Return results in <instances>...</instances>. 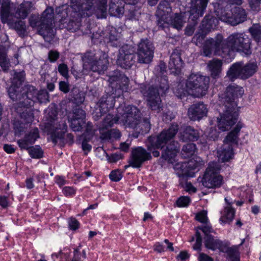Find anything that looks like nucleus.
<instances>
[{
  "mask_svg": "<svg viewBox=\"0 0 261 261\" xmlns=\"http://www.w3.org/2000/svg\"><path fill=\"white\" fill-rule=\"evenodd\" d=\"M219 168L217 163H209L201 180L203 186L208 188L220 187L222 184L223 178L219 175Z\"/></svg>",
  "mask_w": 261,
  "mask_h": 261,
  "instance_id": "nucleus-16",
  "label": "nucleus"
},
{
  "mask_svg": "<svg viewBox=\"0 0 261 261\" xmlns=\"http://www.w3.org/2000/svg\"><path fill=\"white\" fill-rule=\"evenodd\" d=\"M29 21L31 27L38 28V33L39 34L40 29L42 27L41 16L40 17L38 15L32 14L30 17Z\"/></svg>",
  "mask_w": 261,
  "mask_h": 261,
  "instance_id": "nucleus-45",
  "label": "nucleus"
},
{
  "mask_svg": "<svg viewBox=\"0 0 261 261\" xmlns=\"http://www.w3.org/2000/svg\"><path fill=\"white\" fill-rule=\"evenodd\" d=\"M227 76L231 81L239 77L242 78V64L238 62L233 64L227 71Z\"/></svg>",
  "mask_w": 261,
  "mask_h": 261,
  "instance_id": "nucleus-35",
  "label": "nucleus"
},
{
  "mask_svg": "<svg viewBox=\"0 0 261 261\" xmlns=\"http://www.w3.org/2000/svg\"><path fill=\"white\" fill-rule=\"evenodd\" d=\"M210 79L207 76L198 74H191L189 77L186 87L187 91L181 89L177 92V96L182 99L188 92L194 97H200L206 94L208 88Z\"/></svg>",
  "mask_w": 261,
  "mask_h": 261,
  "instance_id": "nucleus-8",
  "label": "nucleus"
},
{
  "mask_svg": "<svg viewBox=\"0 0 261 261\" xmlns=\"http://www.w3.org/2000/svg\"><path fill=\"white\" fill-rule=\"evenodd\" d=\"M11 64L5 48L0 46V67L4 72H8Z\"/></svg>",
  "mask_w": 261,
  "mask_h": 261,
  "instance_id": "nucleus-36",
  "label": "nucleus"
},
{
  "mask_svg": "<svg viewBox=\"0 0 261 261\" xmlns=\"http://www.w3.org/2000/svg\"><path fill=\"white\" fill-rule=\"evenodd\" d=\"M179 149V146L178 142H173V144L170 143L166 146V149L163 150L161 157L169 162L173 163Z\"/></svg>",
  "mask_w": 261,
  "mask_h": 261,
  "instance_id": "nucleus-27",
  "label": "nucleus"
},
{
  "mask_svg": "<svg viewBox=\"0 0 261 261\" xmlns=\"http://www.w3.org/2000/svg\"><path fill=\"white\" fill-rule=\"evenodd\" d=\"M71 95L74 102L76 105H80L83 103L85 100V97L83 93L80 92L79 89H73L71 91Z\"/></svg>",
  "mask_w": 261,
  "mask_h": 261,
  "instance_id": "nucleus-46",
  "label": "nucleus"
},
{
  "mask_svg": "<svg viewBox=\"0 0 261 261\" xmlns=\"http://www.w3.org/2000/svg\"><path fill=\"white\" fill-rule=\"evenodd\" d=\"M106 113V112H103V110L98 105H97V107L95 108L92 113L93 118L94 120L97 121Z\"/></svg>",
  "mask_w": 261,
  "mask_h": 261,
  "instance_id": "nucleus-51",
  "label": "nucleus"
},
{
  "mask_svg": "<svg viewBox=\"0 0 261 261\" xmlns=\"http://www.w3.org/2000/svg\"><path fill=\"white\" fill-rule=\"evenodd\" d=\"M198 261H214V259L204 253H200L198 257Z\"/></svg>",
  "mask_w": 261,
  "mask_h": 261,
  "instance_id": "nucleus-63",
  "label": "nucleus"
},
{
  "mask_svg": "<svg viewBox=\"0 0 261 261\" xmlns=\"http://www.w3.org/2000/svg\"><path fill=\"white\" fill-rule=\"evenodd\" d=\"M207 32H205V31L203 30L201 28H200V29L198 30V32L196 33V34L194 35V37L192 38V42L195 44L197 46H203V48L204 47V46L207 40V39L205 41L204 44V38H205V36L207 34ZM209 39H208V40ZM203 55L206 56L204 52L203 51Z\"/></svg>",
  "mask_w": 261,
  "mask_h": 261,
  "instance_id": "nucleus-37",
  "label": "nucleus"
},
{
  "mask_svg": "<svg viewBox=\"0 0 261 261\" xmlns=\"http://www.w3.org/2000/svg\"><path fill=\"white\" fill-rule=\"evenodd\" d=\"M198 164L195 160H191L188 162L183 163L181 165V175L186 177H193Z\"/></svg>",
  "mask_w": 261,
  "mask_h": 261,
  "instance_id": "nucleus-28",
  "label": "nucleus"
},
{
  "mask_svg": "<svg viewBox=\"0 0 261 261\" xmlns=\"http://www.w3.org/2000/svg\"><path fill=\"white\" fill-rule=\"evenodd\" d=\"M115 102V97L113 95L106 94L100 98L96 105H98L103 112L107 113L114 108Z\"/></svg>",
  "mask_w": 261,
  "mask_h": 261,
  "instance_id": "nucleus-30",
  "label": "nucleus"
},
{
  "mask_svg": "<svg viewBox=\"0 0 261 261\" xmlns=\"http://www.w3.org/2000/svg\"><path fill=\"white\" fill-rule=\"evenodd\" d=\"M242 127V124L239 122L235 128L227 135L224 140V144L217 151L219 161L224 163L228 161L232 158L233 149L232 145L229 143L237 141L238 134Z\"/></svg>",
  "mask_w": 261,
  "mask_h": 261,
  "instance_id": "nucleus-13",
  "label": "nucleus"
},
{
  "mask_svg": "<svg viewBox=\"0 0 261 261\" xmlns=\"http://www.w3.org/2000/svg\"><path fill=\"white\" fill-rule=\"evenodd\" d=\"M184 62L181 58L179 50L175 49L172 53L169 61V68L171 73L179 74L183 67Z\"/></svg>",
  "mask_w": 261,
  "mask_h": 261,
  "instance_id": "nucleus-24",
  "label": "nucleus"
},
{
  "mask_svg": "<svg viewBox=\"0 0 261 261\" xmlns=\"http://www.w3.org/2000/svg\"><path fill=\"white\" fill-rule=\"evenodd\" d=\"M226 252L230 261H240L238 247L232 246L229 247L227 249Z\"/></svg>",
  "mask_w": 261,
  "mask_h": 261,
  "instance_id": "nucleus-44",
  "label": "nucleus"
},
{
  "mask_svg": "<svg viewBox=\"0 0 261 261\" xmlns=\"http://www.w3.org/2000/svg\"><path fill=\"white\" fill-rule=\"evenodd\" d=\"M12 28L14 29L20 36H24L27 33V26L25 21L22 19L14 21L11 19L10 22H6Z\"/></svg>",
  "mask_w": 261,
  "mask_h": 261,
  "instance_id": "nucleus-34",
  "label": "nucleus"
},
{
  "mask_svg": "<svg viewBox=\"0 0 261 261\" xmlns=\"http://www.w3.org/2000/svg\"><path fill=\"white\" fill-rule=\"evenodd\" d=\"M119 121L118 117L114 116L113 115L109 113L104 118L101 126L99 128L100 138L102 140L117 139L120 138L121 134L117 129H111L105 132V129L111 127L114 123Z\"/></svg>",
  "mask_w": 261,
  "mask_h": 261,
  "instance_id": "nucleus-18",
  "label": "nucleus"
},
{
  "mask_svg": "<svg viewBox=\"0 0 261 261\" xmlns=\"http://www.w3.org/2000/svg\"><path fill=\"white\" fill-rule=\"evenodd\" d=\"M68 224L69 228L72 230L77 229L79 226V222L76 219L73 218L69 220Z\"/></svg>",
  "mask_w": 261,
  "mask_h": 261,
  "instance_id": "nucleus-61",
  "label": "nucleus"
},
{
  "mask_svg": "<svg viewBox=\"0 0 261 261\" xmlns=\"http://www.w3.org/2000/svg\"><path fill=\"white\" fill-rule=\"evenodd\" d=\"M178 129V125L173 123L168 129L163 130L158 135L149 137V142L152 147L162 149L168 142H172Z\"/></svg>",
  "mask_w": 261,
  "mask_h": 261,
  "instance_id": "nucleus-14",
  "label": "nucleus"
},
{
  "mask_svg": "<svg viewBox=\"0 0 261 261\" xmlns=\"http://www.w3.org/2000/svg\"><path fill=\"white\" fill-rule=\"evenodd\" d=\"M204 225L197 227V229L201 230L202 232L205 234V236L210 235L208 233L213 232L214 230L212 227L211 224L208 222H205L204 223Z\"/></svg>",
  "mask_w": 261,
  "mask_h": 261,
  "instance_id": "nucleus-52",
  "label": "nucleus"
},
{
  "mask_svg": "<svg viewBox=\"0 0 261 261\" xmlns=\"http://www.w3.org/2000/svg\"><path fill=\"white\" fill-rule=\"evenodd\" d=\"M251 40L244 33H233L226 39L218 34L214 38L207 40L203 47V52L206 57H210L214 52L216 55L226 59L233 58L235 53H242L245 55L251 54Z\"/></svg>",
  "mask_w": 261,
  "mask_h": 261,
  "instance_id": "nucleus-1",
  "label": "nucleus"
},
{
  "mask_svg": "<svg viewBox=\"0 0 261 261\" xmlns=\"http://www.w3.org/2000/svg\"><path fill=\"white\" fill-rule=\"evenodd\" d=\"M59 89L64 93H67L70 89V85L67 82L61 81L59 82Z\"/></svg>",
  "mask_w": 261,
  "mask_h": 261,
  "instance_id": "nucleus-60",
  "label": "nucleus"
},
{
  "mask_svg": "<svg viewBox=\"0 0 261 261\" xmlns=\"http://www.w3.org/2000/svg\"><path fill=\"white\" fill-rule=\"evenodd\" d=\"M153 250L158 253H162L165 251L164 245L160 242H156L154 245Z\"/></svg>",
  "mask_w": 261,
  "mask_h": 261,
  "instance_id": "nucleus-62",
  "label": "nucleus"
},
{
  "mask_svg": "<svg viewBox=\"0 0 261 261\" xmlns=\"http://www.w3.org/2000/svg\"><path fill=\"white\" fill-rule=\"evenodd\" d=\"M17 103H16V110L18 113H20V116L21 119H23L24 121V122L26 123H31L33 120V114L30 112L27 111V110H25L22 112H21V110L20 109L21 108H28L29 107H19L18 104L19 103V100H17Z\"/></svg>",
  "mask_w": 261,
  "mask_h": 261,
  "instance_id": "nucleus-41",
  "label": "nucleus"
},
{
  "mask_svg": "<svg viewBox=\"0 0 261 261\" xmlns=\"http://www.w3.org/2000/svg\"><path fill=\"white\" fill-rule=\"evenodd\" d=\"M68 117L71 128L74 132L81 131L85 123V111L76 106L73 109L72 113H70Z\"/></svg>",
  "mask_w": 261,
  "mask_h": 261,
  "instance_id": "nucleus-21",
  "label": "nucleus"
},
{
  "mask_svg": "<svg viewBox=\"0 0 261 261\" xmlns=\"http://www.w3.org/2000/svg\"><path fill=\"white\" fill-rule=\"evenodd\" d=\"M249 32L253 39L257 43L261 42V26L258 24H253L249 29Z\"/></svg>",
  "mask_w": 261,
  "mask_h": 261,
  "instance_id": "nucleus-42",
  "label": "nucleus"
},
{
  "mask_svg": "<svg viewBox=\"0 0 261 261\" xmlns=\"http://www.w3.org/2000/svg\"><path fill=\"white\" fill-rule=\"evenodd\" d=\"M27 150H29V153L32 158L40 159L43 156V151L39 146L29 147Z\"/></svg>",
  "mask_w": 261,
  "mask_h": 261,
  "instance_id": "nucleus-47",
  "label": "nucleus"
},
{
  "mask_svg": "<svg viewBox=\"0 0 261 261\" xmlns=\"http://www.w3.org/2000/svg\"><path fill=\"white\" fill-rule=\"evenodd\" d=\"M196 145L193 143H188L183 146L181 154L184 158H189L194 154L196 151Z\"/></svg>",
  "mask_w": 261,
  "mask_h": 261,
  "instance_id": "nucleus-40",
  "label": "nucleus"
},
{
  "mask_svg": "<svg viewBox=\"0 0 261 261\" xmlns=\"http://www.w3.org/2000/svg\"><path fill=\"white\" fill-rule=\"evenodd\" d=\"M81 27V23L79 21H74V20H70L67 25V28L71 32H75L79 30Z\"/></svg>",
  "mask_w": 261,
  "mask_h": 261,
  "instance_id": "nucleus-56",
  "label": "nucleus"
},
{
  "mask_svg": "<svg viewBox=\"0 0 261 261\" xmlns=\"http://www.w3.org/2000/svg\"><path fill=\"white\" fill-rule=\"evenodd\" d=\"M195 219L202 223L207 222L208 221L207 217V212L203 210L198 213L195 216Z\"/></svg>",
  "mask_w": 261,
  "mask_h": 261,
  "instance_id": "nucleus-50",
  "label": "nucleus"
},
{
  "mask_svg": "<svg viewBox=\"0 0 261 261\" xmlns=\"http://www.w3.org/2000/svg\"><path fill=\"white\" fill-rule=\"evenodd\" d=\"M70 7L82 17H89L92 14L97 18H106L107 16V1H71Z\"/></svg>",
  "mask_w": 261,
  "mask_h": 261,
  "instance_id": "nucleus-7",
  "label": "nucleus"
},
{
  "mask_svg": "<svg viewBox=\"0 0 261 261\" xmlns=\"http://www.w3.org/2000/svg\"><path fill=\"white\" fill-rule=\"evenodd\" d=\"M168 89L169 84L166 76L161 77L159 87L148 86L144 84H141L139 87V90L147 101V106L157 113L163 110L161 96L165 94Z\"/></svg>",
  "mask_w": 261,
  "mask_h": 261,
  "instance_id": "nucleus-3",
  "label": "nucleus"
},
{
  "mask_svg": "<svg viewBox=\"0 0 261 261\" xmlns=\"http://www.w3.org/2000/svg\"><path fill=\"white\" fill-rule=\"evenodd\" d=\"M229 1H216L213 3L214 11L219 19L232 25H236L244 22L247 17L245 10L239 7L230 8L233 4Z\"/></svg>",
  "mask_w": 261,
  "mask_h": 261,
  "instance_id": "nucleus-4",
  "label": "nucleus"
},
{
  "mask_svg": "<svg viewBox=\"0 0 261 261\" xmlns=\"http://www.w3.org/2000/svg\"><path fill=\"white\" fill-rule=\"evenodd\" d=\"M140 118L139 110L134 106L128 105L123 108V113L118 119L127 127L135 128L143 125L144 129L142 132L148 133L151 127L149 118H144L143 121H141Z\"/></svg>",
  "mask_w": 261,
  "mask_h": 261,
  "instance_id": "nucleus-9",
  "label": "nucleus"
},
{
  "mask_svg": "<svg viewBox=\"0 0 261 261\" xmlns=\"http://www.w3.org/2000/svg\"><path fill=\"white\" fill-rule=\"evenodd\" d=\"M244 93L242 87L236 84L228 86L224 93L219 94L220 117L217 118L218 127L222 132L228 130L238 120L239 112L236 99Z\"/></svg>",
  "mask_w": 261,
  "mask_h": 261,
  "instance_id": "nucleus-2",
  "label": "nucleus"
},
{
  "mask_svg": "<svg viewBox=\"0 0 261 261\" xmlns=\"http://www.w3.org/2000/svg\"><path fill=\"white\" fill-rule=\"evenodd\" d=\"M154 47L152 43L148 39H142L137 49L138 62L148 64L153 57Z\"/></svg>",
  "mask_w": 261,
  "mask_h": 261,
  "instance_id": "nucleus-20",
  "label": "nucleus"
},
{
  "mask_svg": "<svg viewBox=\"0 0 261 261\" xmlns=\"http://www.w3.org/2000/svg\"><path fill=\"white\" fill-rule=\"evenodd\" d=\"M60 57V53L56 50H50L48 53V59L51 63H54Z\"/></svg>",
  "mask_w": 261,
  "mask_h": 261,
  "instance_id": "nucleus-53",
  "label": "nucleus"
},
{
  "mask_svg": "<svg viewBox=\"0 0 261 261\" xmlns=\"http://www.w3.org/2000/svg\"><path fill=\"white\" fill-rule=\"evenodd\" d=\"M34 5L31 1H23L16 7L11 1H0L2 21L3 23L10 22L13 18L17 19H25L33 9Z\"/></svg>",
  "mask_w": 261,
  "mask_h": 261,
  "instance_id": "nucleus-6",
  "label": "nucleus"
},
{
  "mask_svg": "<svg viewBox=\"0 0 261 261\" xmlns=\"http://www.w3.org/2000/svg\"><path fill=\"white\" fill-rule=\"evenodd\" d=\"M208 110L206 106L203 102H198L191 105L188 109V115L192 121L200 120L206 116Z\"/></svg>",
  "mask_w": 261,
  "mask_h": 261,
  "instance_id": "nucleus-23",
  "label": "nucleus"
},
{
  "mask_svg": "<svg viewBox=\"0 0 261 261\" xmlns=\"http://www.w3.org/2000/svg\"><path fill=\"white\" fill-rule=\"evenodd\" d=\"M42 26L39 30V35L46 42L50 43L55 37L54 29V12L51 7H47L41 16Z\"/></svg>",
  "mask_w": 261,
  "mask_h": 261,
  "instance_id": "nucleus-12",
  "label": "nucleus"
},
{
  "mask_svg": "<svg viewBox=\"0 0 261 261\" xmlns=\"http://www.w3.org/2000/svg\"><path fill=\"white\" fill-rule=\"evenodd\" d=\"M39 137V130L36 127L31 130L29 134H26L23 139L18 140L17 143L21 149H28L29 145L34 144Z\"/></svg>",
  "mask_w": 261,
  "mask_h": 261,
  "instance_id": "nucleus-25",
  "label": "nucleus"
},
{
  "mask_svg": "<svg viewBox=\"0 0 261 261\" xmlns=\"http://www.w3.org/2000/svg\"><path fill=\"white\" fill-rule=\"evenodd\" d=\"M13 78L12 81V84L8 89V92L10 98L13 101H17L23 99L25 97V94L23 93L24 88H21L20 86L24 81L25 73L24 70L17 72L13 70Z\"/></svg>",
  "mask_w": 261,
  "mask_h": 261,
  "instance_id": "nucleus-17",
  "label": "nucleus"
},
{
  "mask_svg": "<svg viewBox=\"0 0 261 261\" xmlns=\"http://www.w3.org/2000/svg\"><path fill=\"white\" fill-rule=\"evenodd\" d=\"M222 66L221 61L218 59H213L208 62L207 67L213 78L216 79L219 77L222 70Z\"/></svg>",
  "mask_w": 261,
  "mask_h": 261,
  "instance_id": "nucleus-33",
  "label": "nucleus"
},
{
  "mask_svg": "<svg viewBox=\"0 0 261 261\" xmlns=\"http://www.w3.org/2000/svg\"><path fill=\"white\" fill-rule=\"evenodd\" d=\"M23 92L25 93V97L19 101V107H30L33 106L34 102L37 100L40 103L49 101L48 93L46 90L38 91L35 87L27 85L24 86Z\"/></svg>",
  "mask_w": 261,
  "mask_h": 261,
  "instance_id": "nucleus-11",
  "label": "nucleus"
},
{
  "mask_svg": "<svg viewBox=\"0 0 261 261\" xmlns=\"http://www.w3.org/2000/svg\"><path fill=\"white\" fill-rule=\"evenodd\" d=\"M234 214V210L231 206H226L224 210L220 221L224 223H229L233 220Z\"/></svg>",
  "mask_w": 261,
  "mask_h": 261,
  "instance_id": "nucleus-39",
  "label": "nucleus"
},
{
  "mask_svg": "<svg viewBox=\"0 0 261 261\" xmlns=\"http://www.w3.org/2000/svg\"><path fill=\"white\" fill-rule=\"evenodd\" d=\"M129 83V79L124 74L122 73L121 75V77L120 79V80L119 81L118 83V85L121 87L122 89H127V87Z\"/></svg>",
  "mask_w": 261,
  "mask_h": 261,
  "instance_id": "nucleus-59",
  "label": "nucleus"
},
{
  "mask_svg": "<svg viewBox=\"0 0 261 261\" xmlns=\"http://www.w3.org/2000/svg\"><path fill=\"white\" fill-rule=\"evenodd\" d=\"M257 65L254 63H250L242 66V79H247L252 76L257 70Z\"/></svg>",
  "mask_w": 261,
  "mask_h": 261,
  "instance_id": "nucleus-38",
  "label": "nucleus"
},
{
  "mask_svg": "<svg viewBox=\"0 0 261 261\" xmlns=\"http://www.w3.org/2000/svg\"><path fill=\"white\" fill-rule=\"evenodd\" d=\"M84 60L85 63H88L90 69L98 74L103 73L107 70L109 64L108 55L100 50L87 52ZM85 65L86 64L84 65Z\"/></svg>",
  "mask_w": 261,
  "mask_h": 261,
  "instance_id": "nucleus-10",
  "label": "nucleus"
},
{
  "mask_svg": "<svg viewBox=\"0 0 261 261\" xmlns=\"http://www.w3.org/2000/svg\"><path fill=\"white\" fill-rule=\"evenodd\" d=\"M207 137L209 140L215 141L219 137V132L216 128H211L210 129Z\"/></svg>",
  "mask_w": 261,
  "mask_h": 261,
  "instance_id": "nucleus-57",
  "label": "nucleus"
},
{
  "mask_svg": "<svg viewBox=\"0 0 261 261\" xmlns=\"http://www.w3.org/2000/svg\"><path fill=\"white\" fill-rule=\"evenodd\" d=\"M105 41H107V42L110 43V45L113 46L117 47L120 45L118 41V34L115 30L111 31L109 33L108 37L106 36Z\"/></svg>",
  "mask_w": 261,
  "mask_h": 261,
  "instance_id": "nucleus-43",
  "label": "nucleus"
},
{
  "mask_svg": "<svg viewBox=\"0 0 261 261\" xmlns=\"http://www.w3.org/2000/svg\"><path fill=\"white\" fill-rule=\"evenodd\" d=\"M218 24V19L211 15H206L201 22L200 28L207 33L215 29Z\"/></svg>",
  "mask_w": 261,
  "mask_h": 261,
  "instance_id": "nucleus-32",
  "label": "nucleus"
},
{
  "mask_svg": "<svg viewBox=\"0 0 261 261\" xmlns=\"http://www.w3.org/2000/svg\"><path fill=\"white\" fill-rule=\"evenodd\" d=\"M136 55L133 47L127 45L122 46L119 49L116 63L124 69L130 68L135 63Z\"/></svg>",
  "mask_w": 261,
  "mask_h": 261,
  "instance_id": "nucleus-19",
  "label": "nucleus"
},
{
  "mask_svg": "<svg viewBox=\"0 0 261 261\" xmlns=\"http://www.w3.org/2000/svg\"><path fill=\"white\" fill-rule=\"evenodd\" d=\"M198 129H195L191 126H186L184 130L180 133L179 139L182 142L197 141L200 136Z\"/></svg>",
  "mask_w": 261,
  "mask_h": 261,
  "instance_id": "nucleus-26",
  "label": "nucleus"
},
{
  "mask_svg": "<svg viewBox=\"0 0 261 261\" xmlns=\"http://www.w3.org/2000/svg\"><path fill=\"white\" fill-rule=\"evenodd\" d=\"M171 12L172 8L169 1H161L155 14L158 18L157 25L162 30H164L170 25L177 30H181L185 21L183 20L181 14L178 13L171 16Z\"/></svg>",
  "mask_w": 261,
  "mask_h": 261,
  "instance_id": "nucleus-5",
  "label": "nucleus"
},
{
  "mask_svg": "<svg viewBox=\"0 0 261 261\" xmlns=\"http://www.w3.org/2000/svg\"><path fill=\"white\" fill-rule=\"evenodd\" d=\"M208 1H190L189 3L190 14L189 19L193 21V24L188 25L185 29V34L187 36H191L194 33V25L199 17L203 15Z\"/></svg>",
  "mask_w": 261,
  "mask_h": 261,
  "instance_id": "nucleus-15",
  "label": "nucleus"
},
{
  "mask_svg": "<svg viewBox=\"0 0 261 261\" xmlns=\"http://www.w3.org/2000/svg\"><path fill=\"white\" fill-rule=\"evenodd\" d=\"M122 74V73H121L120 71L115 70L112 72L110 73L108 81L111 84H113L116 82V84L118 85L119 81L120 80Z\"/></svg>",
  "mask_w": 261,
  "mask_h": 261,
  "instance_id": "nucleus-48",
  "label": "nucleus"
},
{
  "mask_svg": "<svg viewBox=\"0 0 261 261\" xmlns=\"http://www.w3.org/2000/svg\"><path fill=\"white\" fill-rule=\"evenodd\" d=\"M190 202L189 197L187 196H181L176 201V205L178 207H186Z\"/></svg>",
  "mask_w": 261,
  "mask_h": 261,
  "instance_id": "nucleus-49",
  "label": "nucleus"
},
{
  "mask_svg": "<svg viewBox=\"0 0 261 261\" xmlns=\"http://www.w3.org/2000/svg\"><path fill=\"white\" fill-rule=\"evenodd\" d=\"M0 205L5 208L9 206L8 197L5 196H0Z\"/></svg>",
  "mask_w": 261,
  "mask_h": 261,
  "instance_id": "nucleus-64",
  "label": "nucleus"
},
{
  "mask_svg": "<svg viewBox=\"0 0 261 261\" xmlns=\"http://www.w3.org/2000/svg\"><path fill=\"white\" fill-rule=\"evenodd\" d=\"M124 12V4L120 1H111L110 4L109 13L111 16L121 17Z\"/></svg>",
  "mask_w": 261,
  "mask_h": 261,
  "instance_id": "nucleus-31",
  "label": "nucleus"
},
{
  "mask_svg": "<svg viewBox=\"0 0 261 261\" xmlns=\"http://www.w3.org/2000/svg\"><path fill=\"white\" fill-rule=\"evenodd\" d=\"M151 159L150 152H148L142 147H138L133 149L132 159L129 165L133 168H139L146 161Z\"/></svg>",
  "mask_w": 261,
  "mask_h": 261,
  "instance_id": "nucleus-22",
  "label": "nucleus"
},
{
  "mask_svg": "<svg viewBox=\"0 0 261 261\" xmlns=\"http://www.w3.org/2000/svg\"><path fill=\"white\" fill-rule=\"evenodd\" d=\"M59 72L64 77H67L68 75V68L67 65L62 63L58 66Z\"/></svg>",
  "mask_w": 261,
  "mask_h": 261,
  "instance_id": "nucleus-58",
  "label": "nucleus"
},
{
  "mask_svg": "<svg viewBox=\"0 0 261 261\" xmlns=\"http://www.w3.org/2000/svg\"><path fill=\"white\" fill-rule=\"evenodd\" d=\"M249 10L257 12L260 10V1H249Z\"/></svg>",
  "mask_w": 261,
  "mask_h": 261,
  "instance_id": "nucleus-54",
  "label": "nucleus"
},
{
  "mask_svg": "<svg viewBox=\"0 0 261 261\" xmlns=\"http://www.w3.org/2000/svg\"><path fill=\"white\" fill-rule=\"evenodd\" d=\"M204 239V246L208 249L215 250L218 249L221 250L224 247L222 241L212 235L205 236Z\"/></svg>",
  "mask_w": 261,
  "mask_h": 261,
  "instance_id": "nucleus-29",
  "label": "nucleus"
},
{
  "mask_svg": "<svg viewBox=\"0 0 261 261\" xmlns=\"http://www.w3.org/2000/svg\"><path fill=\"white\" fill-rule=\"evenodd\" d=\"M109 177L112 181H118L122 178V175L120 170H115L111 172Z\"/></svg>",
  "mask_w": 261,
  "mask_h": 261,
  "instance_id": "nucleus-55",
  "label": "nucleus"
}]
</instances>
